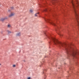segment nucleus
<instances>
[{
	"instance_id": "13",
	"label": "nucleus",
	"mask_w": 79,
	"mask_h": 79,
	"mask_svg": "<svg viewBox=\"0 0 79 79\" xmlns=\"http://www.w3.org/2000/svg\"><path fill=\"white\" fill-rule=\"evenodd\" d=\"M74 40H76V41H77L76 40V38H74Z\"/></svg>"
},
{
	"instance_id": "9",
	"label": "nucleus",
	"mask_w": 79,
	"mask_h": 79,
	"mask_svg": "<svg viewBox=\"0 0 79 79\" xmlns=\"http://www.w3.org/2000/svg\"><path fill=\"white\" fill-rule=\"evenodd\" d=\"M33 11V10H30V12H31V13H32V12Z\"/></svg>"
},
{
	"instance_id": "11",
	"label": "nucleus",
	"mask_w": 79,
	"mask_h": 79,
	"mask_svg": "<svg viewBox=\"0 0 79 79\" xmlns=\"http://www.w3.org/2000/svg\"><path fill=\"white\" fill-rule=\"evenodd\" d=\"M10 9H11V10H13V7H11Z\"/></svg>"
},
{
	"instance_id": "8",
	"label": "nucleus",
	"mask_w": 79,
	"mask_h": 79,
	"mask_svg": "<svg viewBox=\"0 0 79 79\" xmlns=\"http://www.w3.org/2000/svg\"><path fill=\"white\" fill-rule=\"evenodd\" d=\"M47 11V9H46L44 10V11Z\"/></svg>"
},
{
	"instance_id": "4",
	"label": "nucleus",
	"mask_w": 79,
	"mask_h": 79,
	"mask_svg": "<svg viewBox=\"0 0 79 79\" xmlns=\"http://www.w3.org/2000/svg\"><path fill=\"white\" fill-rule=\"evenodd\" d=\"M7 19V18L5 17L3 19H2L1 20L2 21H3L4 20H5V19Z\"/></svg>"
},
{
	"instance_id": "15",
	"label": "nucleus",
	"mask_w": 79,
	"mask_h": 79,
	"mask_svg": "<svg viewBox=\"0 0 79 79\" xmlns=\"http://www.w3.org/2000/svg\"><path fill=\"white\" fill-rule=\"evenodd\" d=\"M27 79H31V77H29Z\"/></svg>"
},
{
	"instance_id": "12",
	"label": "nucleus",
	"mask_w": 79,
	"mask_h": 79,
	"mask_svg": "<svg viewBox=\"0 0 79 79\" xmlns=\"http://www.w3.org/2000/svg\"><path fill=\"white\" fill-rule=\"evenodd\" d=\"M8 27H10V25H8Z\"/></svg>"
},
{
	"instance_id": "14",
	"label": "nucleus",
	"mask_w": 79,
	"mask_h": 79,
	"mask_svg": "<svg viewBox=\"0 0 79 79\" xmlns=\"http://www.w3.org/2000/svg\"><path fill=\"white\" fill-rule=\"evenodd\" d=\"M15 66H16V65H13V67H15Z\"/></svg>"
},
{
	"instance_id": "2",
	"label": "nucleus",
	"mask_w": 79,
	"mask_h": 79,
	"mask_svg": "<svg viewBox=\"0 0 79 79\" xmlns=\"http://www.w3.org/2000/svg\"><path fill=\"white\" fill-rule=\"evenodd\" d=\"M72 55L75 58H77V55H78L79 56V54H72Z\"/></svg>"
},
{
	"instance_id": "10",
	"label": "nucleus",
	"mask_w": 79,
	"mask_h": 79,
	"mask_svg": "<svg viewBox=\"0 0 79 79\" xmlns=\"http://www.w3.org/2000/svg\"><path fill=\"white\" fill-rule=\"evenodd\" d=\"M46 71H47L46 70L44 71L43 73L44 74V73H45V72H46Z\"/></svg>"
},
{
	"instance_id": "3",
	"label": "nucleus",
	"mask_w": 79,
	"mask_h": 79,
	"mask_svg": "<svg viewBox=\"0 0 79 79\" xmlns=\"http://www.w3.org/2000/svg\"><path fill=\"white\" fill-rule=\"evenodd\" d=\"M15 15V14L14 13H11L9 16V17H11L12 16H14Z\"/></svg>"
},
{
	"instance_id": "5",
	"label": "nucleus",
	"mask_w": 79,
	"mask_h": 79,
	"mask_svg": "<svg viewBox=\"0 0 79 79\" xmlns=\"http://www.w3.org/2000/svg\"><path fill=\"white\" fill-rule=\"evenodd\" d=\"M58 35H60V37H62V36H63V34H61L60 32L58 33Z\"/></svg>"
},
{
	"instance_id": "6",
	"label": "nucleus",
	"mask_w": 79,
	"mask_h": 79,
	"mask_svg": "<svg viewBox=\"0 0 79 79\" xmlns=\"http://www.w3.org/2000/svg\"><path fill=\"white\" fill-rule=\"evenodd\" d=\"M39 13H36V14H35V16H37V15H39Z\"/></svg>"
},
{
	"instance_id": "17",
	"label": "nucleus",
	"mask_w": 79,
	"mask_h": 79,
	"mask_svg": "<svg viewBox=\"0 0 79 79\" xmlns=\"http://www.w3.org/2000/svg\"><path fill=\"white\" fill-rule=\"evenodd\" d=\"M57 30H58L57 29H56V31H57Z\"/></svg>"
},
{
	"instance_id": "1",
	"label": "nucleus",
	"mask_w": 79,
	"mask_h": 79,
	"mask_svg": "<svg viewBox=\"0 0 79 79\" xmlns=\"http://www.w3.org/2000/svg\"><path fill=\"white\" fill-rule=\"evenodd\" d=\"M44 19L45 21H46L47 22H48V23H50V24H52V25H53L54 26H56L58 29L60 28V27H57V25H56V24L55 23H53L51 20H50V19H45L44 18Z\"/></svg>"
},
{
	"instance_id": "7",
	"label": "nucleus",
	"mask_w": 79,
	"mask_h": 79,
	"mask_svg": "<svg viewBox=\"0 0 79 79\" xmlns=\"http://www.w3.org/2000/svg\"><path fill=\"white\" fill-rule=\"evenodd\" d=\"M17 35H20V33H17Z\"/></svg>"
},
{
	"instance_id": "16",
	"label": "nucleus",
	"mask_w": 79,
	"mask_h": 79,
	"mask_svg": "<svg viewBox=\"0 0 79 79\" xmlns=\"http://www.w3.org/2000/svg\"><path fill=\"white\" fill-rule=\"evenodd\" d=\"M73 27V25H72V27Z\"/></svg>"
}]
</instances>
